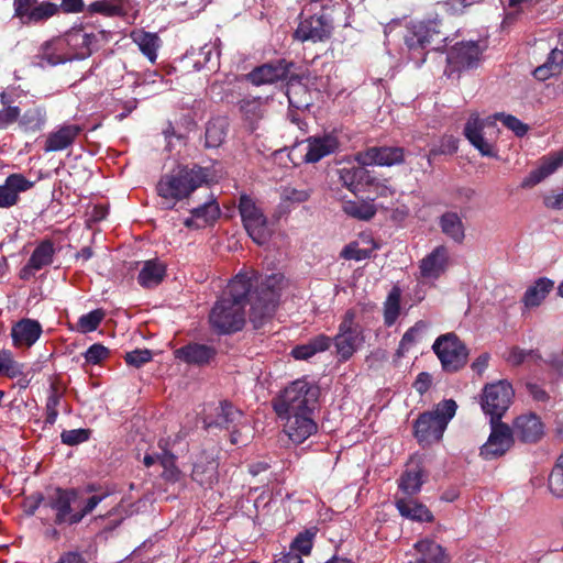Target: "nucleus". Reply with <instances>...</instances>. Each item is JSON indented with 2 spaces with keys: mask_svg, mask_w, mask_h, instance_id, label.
I'll return each instance as SVG.
<instances>
[{
  "mask_svg": "<svg viewBox=\"0 0 563 563\" xmlns=\"http://www.w3.org/2000/svg\"><path fill=\"white\" fill-rule=\"evenodd\" d=\"M365 330L358 321V312L347 309L341 318L338 332L333 336L335 353L342 361H347L365 342Z\"/></svg>",
  "mask_w": 563,
  "mask_h": 563,
  "instance_id": "0eeeda50",
  "label": "nucleus"
},
{
  "mask_svg": "<svg viewBox=\"0 0 563 563\" xmlns=\"http://www.w3.org/2000/svg\"><path fill=\"white\" fill-rule=\"evenodd\" d=\"M318 397L314 386L305 379H297L288 385L274 400L273 408L277 416L292 412L312 411Z\"/></svg>",
  "mask_w": 563,
  "mask_h": 563,
  "instance_id": "423d86ee",
  "label": "nucleus"
},
{
  "mask_svg": "<svg viewBox=\"0 0 563 563\" xmlns=\"http://www.w3.org/2000/svg\"><path fill=\"white\" fill-rule=\"evenodd\" d=\"M238 208L243 227L250 238L258 245L265 244L271 236V230L261 207L251 196L241 195Z\"/></svg>",
  "mask_w": 563,
  "mask_h": 563,
  "instance_id": "6e6552de",
  "label": "nucleus"
},
{
  "mask_svg": "<svg viewBox=\"0 0 563 563\" xmlns=\"http://www.w3.org/2000/svg\"><path fill=\"white\" fill-rule=\"evenodd\" d=\"M441 232L456 244L465 240V225L461 216L454 211H446L439 218Z\"/></svg>",
  "mask_w": 563,
  "mask_h": 563,
  "instance_id": "473e14b6",
  "label": "nucleus"
},
{
  "mask_svg": "<svg viewBox=\"0 0 563 563\" xmlns=\"http://www.w3.org/2000/svg\"><path fill=\"white\" fill-rule=\"evenodd\" d=\"M175 357L190 365L208 364L216 355V349L207 344L191 343L177 349Z\"/></svg>",
  "mask_w": 563,
  "mask_h": 563,
  "instance_id": "bb28decb",
  "label": "nucleus"
},
{
  "mask_svg": "<svg viewBox=\"0 0 563 563\" xmlns=\"http://www.w3.org/2000/svg\"><path fill=\"white\" fill-rule=\"evenodd\" d=\"M549 489L556 497H563V464L556 461L549 475Z\"/></svg>",
  "mask_w": 563,
  "mask_h": 563,
  "instance_id": "6e6d98bb",
  "label": "nucleus"
},
{
  "mask_svg": "<svg viewBox=\"0 0 563 563\" xmlns=\"http://www.w3.org/2000/svg\"><path fill=\"white\" fill-rule=\"evenodd\" d=\"M36 0H15L14 1V12L15 15L21 19L22 22H25L27 15L33 9Z\"/></svg>",
  "mask_w": 563,
  "mask_h": 563,
  "instance_id": "69168bd1",
  "label": "nucleus"
},
{
  "mask_svg": "<svg viewBox=\"0 0 563 563\" xmlns=\"http://www.w3.org/2000/svg\"><path fill=\"white\" fill-rule=\"evenodd\" d=\"M131 37L142 54L151 63H155L157 59V52L162 44L159 36L156 33L135 31L131 34Z\"/></svg>",
  "mask_w": 563,
  "mask_h": 563,
  "instance_id": "72a5a7b5",
  "label": "nucleus"
},
{
  "mask_svg": "<svg viewBox=\"0 0 563 563\" xmlns=\"http://www.w3.org/2000/svg\"><path fill=\"white\" fill-rule=\"evenodd\" d=\"M2 366L3 375L9 378H16L23 376L24 365L16 362L14 358L0 363Z\"/></svg>",
  "mask_w": 563,
  "mask_h": 563,
  "instance_id": "0e129e2a",
  "label": "nucleus"
},
{
  "mask_svg": "<svg viewBox=\"0 0 563 563\" xmlns=\"http://www.w3.org/2000/svg\"><path fill=\"white\" fill-rule=\"evenodd\" d=\"M103 318L104 312L101 309L82 314L77 322V330L81 333L92 332L97 330Z\"/></svg>",
  "mask_w": 563,
  "mask_h": 563,
  "instance_id": "603ef678",
  "label": "nucleus"
},
{
  "mask_svg": "<svg viewBox=\"0 0 563 563\" xmlns=\"http://www.w3.org/2000/svg\"><path fill=\"white\" fill-rule=\"evenodd\" d=\"M309 343L311 344L313 352L317 354L327 351L333 343V338L325 334H319L311 339Z\"/></svg>",
  "mask_w": 563,
  "mask_h": 563,
  "instance_id": "338daca9",
  "label": "nucleus"
},
{
  "mask_svg": "<svg viewBox=\"0 0 563 563\" xmlns=\"http://www.w3.org/2000/svg\"><path fill=\"white\" fill-rule=\"evenodd\" d=\"M65 41L66 48L74 59H84L90 56L92 45L96 43V35L87 33L81 29H75L62 36Z\"/></svg>",
  "mask_w": 563,
  "mask_h": 563,
  "instance_id": "4be33fe9",
  "label": "nucleus"
},
{
  "mask_svg": "<svg viewBox=\"0 0 563 563\" xmlns=\"http://www.w3.org/2000/svg\"><path fill=\"white\" fill-rule=\"evenodd\" d=\"M20 117V109L15 106H8L0 110V129H5L15 122Z\"/></svg>",
  "mask_w": 563,
  "mask_h": 563,
  "instance_id": "e2e57ef3",
  "label": "nucleus"
},
{
  "mask_svg": "<svg viewBox=\"0 0 563 563\" xmlns=\"http://www.w3.org/2000/svg\"><path fill=\"white\" fill-rule=\"evenodd\" d=\"M43 332L37 320L24 318L15 322L11 329V338L15 347H31Z\"/></svg>",
  "mask_w": 563,
  "mask_h": 563,
  "instance_id": "b1692460",
  "label": "nucleus"
},
{
  "mask_svg": "<svg viewBox=\"0 0 563 563\" xmlns=\"http://www.w3.org/2000/svg\"><path fill=\"white\" fill-rule=\"evenodd\" d=\"M120 7L107 0L95 1L88 5V12L101 13L107 16H113L120 13Z\"/></svg>",
  "mask_w": 563,
  "mask_h": 563,
  "instance_id": "bf43d9fd",
  "label": "nucleus"
},
{
  "mask_svg": "<svg viewBox=\"0 0 563 563\" xmlns=\"http://www.w3.org/2000/svg\"><path fill=\"white\" fill-rule=\"evenodd\" d=\"M46 123V111L43 107H35L26 110L21 117L20 124L27 132H36Z\"/></svg>",
  "mask_w": 563,
  "mask_h": 563,
  "instance_id": "37998d69",
  "label": "nucleus"
},
{
  "mask_svg": "<svg viewBox=\"0 0 563 563\" xmlns=\"http://www.w3.org/2000/svg\"><path fill=\"white\" fill-rule=\"evenodd\" d=\"M209 176V169L198 165L178 166L164 175L156 186L163 208H174L178 201L189 197L197 188L207 184Z\"/></svg>",
  "mask_w": 563,
  "mask_h": 563,
  "instance_id": "f03ea898",
  "label": "nucleus"
},
{
  "mask_svg": "<svg viewBox=\"0 0 563 563\" xmlns=\"http://www.w3.org/2000/svg\"><path fill=\"white\" fill-rule=\"evenodd\" d=\"M241 111L249 119H256L261 115V101L260 99H243L240 102Z\"/></svg>",
  "mask_w": 563,
  "mask_h": 563,
  "instance_id": "680f3d73",
  "label": "nucleus"
},
{
  "mask_svg": "<svg viewBox=\"0 0 563 563\" xmlns=\"http://www.w3.org/2000/svg\"><path fill=\"white\" fill-rule=\"evenodd\" d=\"M422 470L419 466L408 468L399 479V488L407 495H415L422 486Z\"/></svg>",
  "mask_w": 563,
  "mask_h": 563,
  "instance_id": "79ce46f5",
  "label": "nucleus"
},
{
  "mask_svg": "<svg viewBox=\"0 0 563 563\" xmlns=\"http://www.w3.org/2000/svg\"><path fill=\"white\" fill-rule=\"evenodd\" d=\"M512 435L521 442L536 443L544 435V426L541 419L532 412L517 417L512 423Z\"/></svg>",
  "mask_w": 563,
  "mask_h": 563,
  "instance_id": "aec40b11",
  "label": "nucleus"
},
{
  "mask_svg": "<svg viewBox=\"0 0 563 563\" xmlns=\"http://www.w3.org/2000/svg\"><path fill=\"white\" fill-rule=\"evenodd\" d=\"M90 430L88 429H71L65 430L60 433L62 443L67 445H77L86 442L89 439Z\"/></svg>",
  "mask_w": 563,
  "mask_h": 563,
  "instance_id": "4d7b16f0",
  "label": "nucleus"
},
{
  "mask_svg": "<svg viewBox=\"0 0 563 563\" xmlns=\"http://www.w3.org/2000/svg\"><path fill=\"white\" fill-rule=\"evenodd\" d=\"M432 350L446 372H456L466 364L467 349L453 332L438 336Z\"/></svg>",
  "mask_w": 563,
  "mask_h": 563,
  "instance_id": "9d476101",
  "label": "nucleus"
},
{
  "mask_svg": "<svg viewBox=\"0 0 563 563\" xmlns=\"http://www.w3.org/2000/svg\"><path fill=\"white\" fill-rule=\"evenodd\" d=\"M339 146L338 140L332 135L322 137H310L307 140L303 161L306 163H317L323 157L332 154Z\"/></svg>",
  "mask_w": 563,
  "mask_h": 563,
  "instance_id": "c85d7f7f",
  "label": "nucleus"
},
{
  "mask_svg": "<svg viewBox=\"0 0 563 563\" xmlns=\"http://www.w3.org/2000/svg\"><path fill=\"white\" fill-rule=\"evenodd\" d=\"M251 302L250 320L254 328H261L266 320L271 319L277 306L276 300L255 292H250L247 302Z\"/></svg>",
  "mask_w": 563,
  "mask_h": 563,
  "instance_id": "a878e982",
  "label": "nucleus"
},
{
  "mask_svg": "<svg viewBox=\"0 0 563 563\" xmlns=\"http://www.w3.org/2000/svg\"><path fill=\"white\" fill-rule=\"evenodd\" d=\"M514 396L512 385L508 380L487 384L481 397L482 410L489 420H500L510 407Z\"/></svg>",
  "mask_w": 563,
  "mask_h": 563,
  "instance_id": "1a4fd4ad",
  "label": "nucleus"
},
{
  "mask_svg": "<svg viewBox=\"0 0 563 563\" xmlns=\"http://www.w3.org/2000/svg\"><path fill=\"white\" fill-rule=\"evenodd\" d=\"M427 327L428 324L424 321H418L415 323V325L408 329L399 342L397 354L402 356L406 352H408L417 342L418 336L426 331Z\"/></svg>",
  "mask_w": 563,
  "mask_h": 563,
  "instance_id": "09e8293b",
  "label": "nucleus"
},
{
  "mask_svg": "<svg viewBox=\"0 0 563 563\" xmlns=\"http://www.w3.org/2000/svg\"><path fill=\"white\" fill-rule=\"evenodd\" d=\"M405 151L398 146H373L355 154L362 166H394L404 163Z\"/></svg>",
  "mask_w": 563,
  "mask_h": 563,
  "instance_id": "2eb2a0df",
  "label": "nucleus"
},
{
  "mask_svg": "<svg viewBox=\"0 0 563 563\" xmlns=\"http://www.w3.org/2000/svg\"><path fill=\"white\" fill-rule=\"evenodd\" d=\"M344 212L355 219L368 221L376 214L375 206L369 201H346L343 205Z\"/></svg>",
  "mask_w": 563,
  "mask_h": 563,
  "instance_id": "c03bdc74",
  "label": "nucleus"
},
{
  "mask_svg": "<svg viewBox=\"0 0 563 563\" xmlns=\"http://www.w3.org/2000/svg\"><path fill=\"white\" fill-rule=\"evenodd\" d=\"M157 457L163 467L161 476L165 482L176 484L184 479V473L176 465V456L173 453L164 451Z\"/></svg>",
  "mask_w": 563,
  "mask_h": 563,
  "instance_id": "ea45409f",
  "label": "nucleus"
},
{
  "mask_svg": "<svg viewBox=\"0 0 563 563\" xmlns=\"http://www.w3.org/2000/svg\"><path fill=\"white\" fill-rule=\"evenodd\" d=\"M449 266V249L445 245H438L420 261V276L427 280H435L448 271Z\"/></svg>",
  "mask_w": 563,
  "mask_h": 563,
  "instance_id": "a211bd4d",
  "label": "nucleus"
},
{
  "mask_svg": "<svg viewBox=\"0 0 563 563\" xmlns=\"http://www.w3.org/2000/svg\"><path fill=\"white\" fill-rule=\"evenodd\" d=\"M401 290L395 286L384 302V323L387 327L395 324L400 313Z\"/></svg>",
  "mask_w": 563,
  "mask_h": 563,
  "instance_id": "a19ab883",
  "label": "nucleus"
},
{
  "mask_svg": "<svg viewBox=\"0 0 563 563\" xmlns=\"http://www.w3.org/2000/svg\"><path fill=\"white\" fill-rule=\"evenodd\" d=\"M456 409V402L453 399H446L439 402L432 411L421 413L415 422V435L418 442L429 445L440 441Z\"/></svg>",
  "mask_w": 563,
  "mask_h": 563,
  "instance_id": "39448f33",
  "label": "nucleus"
},
{
  "mask_svg": "<svg viewBox=\"0 0 563 563\" xmlns=\"http://www.w3.org/2000/svg\"><path fill=\"white\" fill-rule=\"evenodd\" d=\"M563 165V152H558L541 159L538 168L533 169L523 180L522 187H533L552 175Z\"/></svg>",
  "mask_w": 563,
  "mask_h": 563,
  "instance_id": "c756f323",
  "label": "nucleus"
},
{
  "mask_svg": "<svg viewBox=\"0 0 563 563\" xmlns=\"http://www.w3.org/2000/svg\"><path fill=\"white\" fill-rule=\"evenodd\" d=\"M553 288V282L548 278H539L532 286H530L523 296V303L526 307L539 306L547 295Z\"/></svg>",
  "mask_w": 563,
  "mask_h": 563,
  "instance_id": "58836bf2",
  "label": "nucleus"
},
{
  "mask_svg": "<svg viewBox=\"0 0 563 563\" xmlns=\"http://www.w3.org/2000/svg\"><path fill=\"white\" fill-rule=\"evenodd\" d=\"M563 69V49L554 48L551 51L547 62L537 67L533 75L539 80H545L555 76Z\"/></svg>",
  "mask_w": 563,
  "mask_h": 563,
  "instance_id": "4c0bfd02",
  "label": "nucleus"
},
{
  "mask_svg": "<svg viewBox=\"0 0 563 563\" xmlns=\"http://www.w3.org/2000/svg\"><path fill=\"white\" fill-rule=\"evenodd\" d=\"M404 38L410 51L426 49L429 46L433 49H439L440 46H438V44L445 41L437 21L410 24Z\"/></svg>",
  "mask_w": 563,
  "mask_h": 563,
  "instance_id": "9b49d317",
  "label": "nucleus"
},
{
  "mask_svg": "<svg viewBox=\"0 0 563 563\" xmlns=\"http://www.w3.org/2000/svg\"><path fill=\"white\" fill-rule=\"evenodd\" d=\"M191 216L185 219L184 224L187 228H205L213 223L220 217V207L216 199L211 197L201 206L191 210Z\"/></svg>",
  "mask_w": 563,
  "mask_h": 563,
  "instance_id": "cd10ccee",
  "label": "nucleus"
},
{
  "mask_svg": "<svg viewBox=\"0 0 563 563\" xmlns=\"http://www.w3.org/2000/svg\"><path fill=\"white\" fill-rule=\"evenodd\" d=\"M312 411L292 412L277 416L283 421L284 432L297 444L305 442L317 432V423L311 417Z\"/></svg>",
  "mask_w": 563,
  "mask_h": 563,
  "instance_id": "4468645a",
  "label": "nucleus"
},
{
  "mask_svg": "<svg viewBox=\"0 0 563 563\" xmlns=\"http://www.w3.org/2000/svg\"><path fill=\"white\" fill-rule=\"evenodd\" d=\"M81 131L82 126L76 123H63L57 125L46 135L43 151L51 153L67 150L74 144Z\"/></svg>",
  "mask_w": 563,
  "mask_h": 563,
  "instance_id": "6ab92c4d",
  "label": "nucleus"
},
{
  "mask_svg": "<svg viewBox=\"0 0 563 563\" xmlns=\"http://www.w3.org/2000/svg\"><path fill=\"white\" fill-rule=\"evenodd\" d=\"M377 245L368 235L360 238V241L347 244L341 252L345 260L363 261L369 258Z\"/></svg>",
  "mask_w": 563,
  "mask_h": 563,
  "instance_id": "c9c22d12",
  "label": "nucleus"
},
{
  "mask_svg": "<svg viewBox=\"0 0 563 563\" xmlns=\"http://www.w3.org/2000/svg\"><path fill=\"white\" fill-rule=\"evenodd\" d=\"M482 49L477 42L456 43L446 55L451 71H460L476 67L479 63Z\"/></svg>",
  "mask_w": 563,
  "mask_h": 563,
  "instance_id": "dca6fc26",
  "label": "nucleus"
},
{
  "mask_svg": "<svg viewBox=\"0 0 563 563\" xmlns=\"http://www.w3.org/2000/svg\"><path fill=\"white\" fill-rule=\"evenodd\" d=\"M396 507L402 517L410 520L429 522L433 519L431 511L424 505L410 498L398 499Z\"/></svg>",
  "mask_w": 563,
  "mask_h": 563,
  "instance_id": "f704fd0d",
  "label": "nucleus"
},
{
  "mask_svg": "<svg viewBox=\"0 0 563 563\" xmlns=\"http://www.w3.org/2000/svg\"><path fill=\"white\" fill-rule=\"evenodd\" d=\"M331 31L332 26L324 15H311L299 22L294 37L300 42H322L330 37Z\"/></svg>",
  "mask_w": 563,
  "mask_h": 563,
  "instance_id": "f3484780",
  "label": "nucleus"
},
{
  "mask_svg": "<svg viewBox=\"0 0 563 563\" xmlns=\"http://www.w3.org/2000/svg\"><path fill=\"white\" fill-rule=\"evenodd\" d=\"M58 12V5L52 2H41L33 7L24 23L45 21Z\"/></svg>",
  "mask_w": 563,
  "mask_h": 563,
  "instance_id": "8fccbe9b",
  "label": "nucleus"
},
{
  "mask_svg": "<svg viewBox=\"0 0 563 563\" xmlns=\"http://www.w3.org/2000/svg\"><path fill=\"white\" fill-rule=\"evenodd\" d=\"M33 183L21 174H12L0 185V208H10L19 200L20 192L26 191Z\"/></svg>",
  "mask_w": 563,
  "mask_h": 563,
  "instance_id": "393cba45",
  "label": "nucleus"
},
{
  "mask_svg": "<svg viewBox=\"0 0 563 563\" xmlns=\"http://www.w3.org/2000/svg\"><path fill=\"white\" fill-rule=\"evenodd\" d=\"M490 434L481 448V455L492 460L504 455L514 444L511 428L500 420H489Z\"/></svg>",
  "mask_w": 563,
  "mask_h": 563,
  "instance_id": "ddd939ff",
  "label": "nucleus"
},
{
  "mask_svg": "<svg viewBox=\"0 0 563 563\" xmlns=\"http://www.w3.org/2000/svg\"><path fill=\"white\" fill-rule=\"evenodd\" d=\"M291 67L292 63L280 59L256 67L247 77L250 81L256 86L274 84L287 79Z\"/></svg>",
  "mask_w": 563,
  "mask_h": 563,
  "instance_id": "412c9836",
  "label": "nucleus"
},
{
  "mask_svg": "<svg viewBox=\"0 0 563 563\" xmlns=\"http://www.w3.org/2000/svg\"><path fill=\"white\" fill-rule=\"evenodd\" d=\"M416 563H446L444 549L431 539L415 543Z\"/></svg>",
  "mask_w": 563,
  "mask_h": 563,
  "instance_id": "2f4dec72",
  "label": "nucleus"
},
{
  "mask_svg": "<svg viewBox=\"0 0 563 563\" xmlns=\"http://www.w3.org/2000/svg\"><path fill=\"white\" fill-rule=\"evenodd\" d=\"M109 355V350L102 344L95 343L88 347L84 356L87 363L98 364Z\"/></svg>",
  "mask_w": 563,
  "mask_h": 563,
  "instance_id": "052dcab7",
  "label": "nucleus"
},
{
  "mask_svg": "<svg viewBox=\"0 0 563 563\" xmlns=\"http://www.w3.org/2000/svg\"><path fill=\"white\" fill-rule=\"evenodd\" d=\"M70 60L71 57L66 48L65 41L63 37H56L41 46L35 65L40 67L57 66Z\"/></svg>",
  "mask_w": 563,
  "mask_h": 563,
  "instance_id": "5701e85b",
  "label": "nucleus"
},
{
  "mask_svg": "<svg viewBox=\"0 0 563 563\" xmlns=\"http://www.w3.org/2000/svg\"><path fill=\"white\" fill-rule=\"evenodd\" d=\"M225 137V131L221 122H209L206 129V145L208 147L219 146Z\"/></svg>",
  "mask_w": 563,
  "mask_h": 563,
  "instance_id": "5fc2aeb1",
  "label": "nucleus"
},
{
  "mask_svg": "<svg viewBox=\"0 0 563 563\" xmlns=\"http://www.w3.org/2000/svg\"><path fill=\"white\" fill-rule=\"evenodd\" d=\"M165 265L159 261H146L139 273V284L145 288L157 286L165 276Z\"/></svg>",
  "mask_w": 563,
  "mask_h": 563,
  "instance_id": "e433bc0d",
  "label": "nucleus"
},
{
  "mask_svg": "<svg viewBox=\"0 0 563 563\" xmlns=\"http://www.w3.org/2000/svg\"><path fill=\"white\" fill-rule=\"evenodd\" d=\"M217 418L214 420L206 418L203 423L207 429L211 427H221L225 429H233L231 431L232 444H244V440L240 439L243 429L250 430L247 424L241 422L243 413L241 410L234 408L231 404L223 401L216 407Z\"/></svg>",
  "mask_w": 563,
  "mask_h": 563,
  "instance_id": "f8f14e48",
  "label": "nucleus"
},
{
  "mask_svg": "<svg viewBox=\"0 0 563 563\" xmlns=\"http://www.w3.org/2000/svg\"><path fill=\"white\" fill-rule=\"evenodd\" d=\"M256 276L258 277V274L256 273ZM284 282V276L282 274H271L266 276L263 280H261V290L256 291L255 294L262 295L265 297H273L276 302H278L279 298V290L282 289V285ZM260 280L257 279V283L254 282V285L252 289L255 286H258Z\"/></svg>",
  "mask_w": 563,
  "mask_h": 563,
  "instance_id": "49530a36",
  "label": "nucleus"
},
{
  "mask_svg": "<svg viewBox=\"0 0 563 563\" xmlns=\"http://www.w3.org/2000/svg\"><path fill=\"white\" fill-rule=\"evenodd\" d=\"M152 351L143 349L128 352L125 354L124 360L128 365L139 368L143 366L145 363L150 362L152 360Z\"/></svg>",
  "mask_w": 563,
  "mask_h": 563,
  "instance_id": "13d9d810",
  "label": "nucleus"
},
{
  "mask_svg": "<svg viewBox=\"0 0 563 563\" xmlns=\"http://www.w3.org/2000/svg\"><path fill=\"white\" fill-rule=\"evenodd\" d=\"M254 282L257 283V276L253 269L240 272L230 280L209 314L210 324L218 333L229 334L242 330Z\"/></svg>",
  "mask_w": 563,
  "mask_h": 563,
  "instance_id": "f257e3e1",
  "label": "nucleus"
},
{
  "mask_svg": "<svg viewBox=\"0 0 563 563\" xmlns=\"http://www.w3.org/2000/svg\"><path fill=\"white\" fill-rule=\"evenodd\" d=\"M218 462L210 455H199L192 467L191 478L201 486H210L217 481Z\"/></svg>",
  "mask_w": 563,
  "mask_h": 563,
  "instance_id": "7c9ffc66",
  "label": "nucleus"
},
{
  "mask_svg": "<svg viewBox=\"0 0 563 563\" xmlns=\"http://www.w3.org/2000/svg\"><path fill=\"white\" fill-rule=\"evenodd\" d=\"M62 394L57 390L55 386H51L49 395L46 400V418L45 422L48 424H54L58 417V407L60 405Z\"/></svg>",
  "mask_w": 563,
  "mask_h": 563,
  "instance_id": "864d4df0",
  "label": "nucleus"
},
{
  "mask_svg": "<svg viewBox=\"0 0 563 563\" xmlns=\"http://www.w3.org/2000/svg\"><path fill=\"white\" fill-rule=\"evenodd\" d=\"M493 119L500 121L507 129L512 131L515 135L519 137L525 136L529 130V126L526 123L512 114L498 112L495 113L493 118L481 119L477 113H472L465 124L464 135L483 156L487 157L497 156L494 144L483 136L484 128L493 125Z\"/></svg>",
  "mask_w": 563,
  "mask_h": 563,
  "instance_id": "20e7f679",
  "label": "nucleus"
},
{
  "mask_svg": "<svg viewBox=\"0 0 563 563\" xmlns=\"http://www.w3.org/2000/svg\"><path fill=\"white\" fill-rule=\"evenodd\" d=\"M314 532L306 530L297 534L290 544L288 552L297 553L300 555H309L313 547Z\"/></svg>",
  "mask_w": 563,
  "mask_h": 563,
  "instance_id": "3c124183",
  "label": "nucleus"
},
{
  "mask_svg": "<svg viewBox=\"0 0 563 563\" xmlns=\"http://www.w3.org/2000/svg\"><path fill=\"white\" fill-rule=\"evenodd\" d=\"M360 167H344L340 169V179L344 187L352 192H355L358 185L363 181L366 175V170Z\"/></svg>",
  "mask_w": 563,
  "mask_h": 563,
  "instance_id": "de8ad7c7",
  "label": "nucleus"
},
{
  "mask_svg": "<svg viewBox=\"0 0 563 563\" xmlns=\"http://www.w3.org/2000/svg\"><path fill=\"white\" fill-rule=\"evenodd\" d=\"M106 495H93L84 499L75 489L55 488L44 501V508L54 512L55 525L79 523L104 499Z\"/></svg>",
  "mask_w": 563,
  "mask_h": 563,
  "instance_id": "7ed1b4c3",
  "label": "nucleus"
},
{
  "mask_svg": "<svg viewBox=\"0 0 563 563\" xmlns=\"http://www.w3.org/2000/svg\"><path fill=\"white\" fill-rule=\"evenodd\" d=\"M54 253L55 250L53 243L45 240L35 247L29 261L35 269L40 271L53 262Z\"/></svg>",
  "mask_w": 563,
  "mask_h": 563,
  "instance_id": "a18cd8bd",
  "label": "nucleus"
},
{
  "mask_svg": "<svg viewBox=\"0 0 563 563\" xmlns=\"http://www.w3.org/2000/svg\"><path fill=\"white\" fill-rule=\"evenodd\" d=\"M531 351H525L519 347H512L508 353L507 362L515 366L520 365L526 361V358L529 355H531Z\"/></svg>",
  "mask_w": 563,
  "mask_h": 563,
  "instance_id": "774afa93",
  "label": "nucleus"
}]
</instances>
